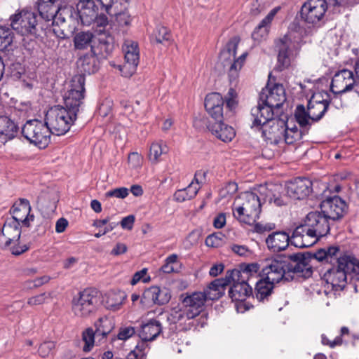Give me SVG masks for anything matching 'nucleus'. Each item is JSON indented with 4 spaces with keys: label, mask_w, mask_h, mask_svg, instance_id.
I'll return each instance as SVG.
<instances>
[{
    "label": "nucleus",
    "mask_w": 359,
    "mask_h": 359,
    "mask_svg": "<svg viewBox=\"0 0 359 359\" xmlns=\"http://www.w3.org/2000/svg\"><path fill=\"white\" fill-rule=\"evenodd\" d=\"M162 330L163 327L159 320L151 319L141 325L138 335L142 341H151L162 332Z\"/></svg>",
    "instance_id": "28"
},
{
    "label": "nucleus",
    "mask_w": 359,
    "mask_h": 359,
    "mask_svg": "<svg viewBox=\"0 0 359 359\" xmlns=\"http://www.w3.org/2000/svg\"><path fill=\"white\" fill-rule=\"evenodd\" d=\"M244 202L242 205L245 209L250 221L255 222L259 217L262 204L259 196L253 192H245L243 194Z\"/></svg>",
    "instance_id": "21"
},
{
    "label": "nucleus",
    "mask_w": 359,
    "mask_h": 359,
    "mask_svg": "<svg viewBox=\"0 0 359 359\" xmlns=\"http://www.w3.org/2000/svg\"><path fill=\"white\" fill-rule=\"evenodd\" d=\"M156 292V304L163 305L169 302L171 298V294L167 288H160L157 286Z\"/></svg>",
    "instance_id": "56"
},
{
    "label": "nucleus",
    "mask_w": 359,
    "mask_h": 359,
    "mask_svg": "<svg viewBox=\"0 0 359 359\" xmlns=\"http://www.w3.org/2000/svg\"><path fill=\"white\" fill-rule=\"evenodd\" d=\"M153 43L168 45L172 39L170 31L166 27L158 25L150 37Z\"/></svg>",
    "instance_id": "42"
},
{
    "label": "nucleus",
    "mask_w": 359,
    "mask_h": 359,
    "mask_svg": "<svg viewBox=\"0 0 359 359\" xmlns=\"http://www.w3.org/2000/svg\"><path fill=\"white\" fill-rule=\"evenodd\" d=\"M274 110L268 104H263L259 98L257 105L251 109V127L259 130L274 116Z\"/></svg>",
    "instance_id": "16"
},
{
    "label": "nucleus",
    "mask_w": 359,
    "mask_h": 359,
    "mask_svg": "<svg viewBox=\"0 0 359 359\" xmlns=\"http://www.w3.org/2000/svg\"><path fill=\"white\" fill-rule=\"evenodd\" d=\"M330 222L325 211L316 210L309 212L300 225L306 231V234L316 243L330 233Z\"/></svg>",
    "instance_id": "4"
},
{
    "label": "nucleus",
    "mask_w": 359,
    "mask_h": 359,
    "mask_svg": "<svg viewBox=\"0 0 359 359\" xmlns=\"http://www.w3.org/2000/svg\"><path fill=\"white\" fill-rule=\"evenodd\" d=\"M290 243V236L285 231H276L269 234L266 239L268 248L273 252L285 250Z\"/></svg>",
    "instance_id": "25"
},
{
    "label": "nucleus",
    "mask_w": 359,
    "mask_h": 359,
    "mask_svg": "<svg viewBox=\"0 0 359 359\" xmlns=\"http://www.w3.org/2000/svg\"><path fill=\"white\" fill-rule=\"evenodd\" d=\"M114 38L111 33L98 35L97 41L93 42L91 52L101 58H107L114 48Z\"/></svg>",
    "instance_id": "19"
},
{
    "label": "nucleus",
    "mask_w": 359,
    "mask_h": 359,
    "mask_svg": "<svg viewBox=\"0 0 359 359\" xmlns=\"http://www.w3.org/2000/svg\"><path fill=\"white\" fill-rule=\"evenodd\" d=\"M206 174L207 172L205 171H197L194 176L196 184H194V181H192L186 188L176 191L173 196L174 199L177 202L182 203L185 201L194 198L196 196L200 189L198 187V177L201 176L203 178H205Z\"/></svg>",
    "instance_id": "22"
},
{
    "label": "nucleus",
    "mask_w": 359,
    "mask_h": 359,
    "mask_svg": "<svg viewBox=\"0 0 359 359\" xmlns=\"http://www.w3.org/2000/svg\"><path fill=\"white\" fill-rule=\"evenodd\" d=\"M92 23H93V28L97 35L110 33L111 25L108 18L104 14H97L96 19Z\"/></svg>",
    "instance_id": "44"
},
{
    "label": "nucleus",
    "mask_w": 359,
    "mask_h": 359,
    "mask_svg": "<svg viewBox=\"0 0 359 359\" xmlns=\"http://www.w3.org/2000/svg\"><path fill=\"white\" fill-rule=\"evenodd\" d=\"M97 55L91 52L85 54L79 59V66L81 72L88 74L95 73L99 69V60Z\"/></svg>",
    "instance_id": "35"
},
{
    "label": "nucleus",
    "mask_w": 359,
    "mask_h": 359,
    "mask_svg": "<svg viewBox=\"0 0 359 359\" xmlns=\"http://www.w3.org/2000/svg\"><path fill=\"white\" fill-rule=\"evenodd\" d=\"M223 119L224 118L220 120H213L214 123H211V121L206 118H196L194 121V125L197 126L198 122L202 121L217 138L225 142H231L235 137V130L231 126L224 124Z\"/></svg>",
    "instance_id": "12"
},
{
    "label": "nucleus",
    "mask_w": 359,
    "mask_h": 359,
    "mask_svg": "<svg viewBox=\"0 0 359 359\" xmlns=\"http://www.w3.org/2000/svg\"><path fill=\"white\" fill-rule=\"evenodd\" d=\"M32 208L27 199L20 198L12 206L10 212L13 215V222L20 223L22 219L31 212Z\"/></svg>",
    "instance_id": "37"
},
{
    "label": "nucleus",
    "mask_w": 359,
    "mask_h": 359,
    "mask_svg": "<svg viewBox=\"0 0 359 359\" xmlns=\"http://www.w3.org/2000/svg\"><path fill=\"white\" fill-rule=\"evenodd\" d=\"M294 118L297 123L299 125L301 128L306 129L309 131V129L313 123L312 117L308 110V108L305 107L303 104H298L294 110Z\"/></svg>",
    "instance_id": "36"
},
{
    "label": "nucleus",
    "mask_w": 359,
    "mask_h": 359,
    "mask_svg": "<svg viewBox=\"0 0 359 359\" xmlns=\"http://www.w3.org/2000/svg\"><path fill=\"white\" fill-rule=\"evenodd\" d=\"M85 76L77 74L71 81V88L64 97L63 108L69 111L74 116H77L85 97Z\"/></svg>",
    "instance_id": "8"
},
{
    "label": "nucleus",
    "mask_w": 359,
    "mask_h": 359,
    "mask_svg": "<svg viewBox=\"0 0 359 359\" xmlns=\"http://www.w3.org/2000/svg\"><path fill=\"white\" fill-rule=\"evenodd\" d=\"M330 99H317L315 96H312L308 101L307 108L309 110L312 121L315 123L318 122L325 116L329 109Z\"/></svg>",
    "instance_id": "23"
},
{
    "label": "nucleus",
    "mask_w": 359,
    "mask_h": 359,
    "mask_svg": "<svg viewBox=\"0 0 359 359\" xmlns=\"http://www.w3.org/2000/svg\"><path fill=\"white\" fill-rule=\"evenodd\" d=\"M49 297H50V294L43 292L29 298L27 300V304L30 306L41 305L46 303V299Z\"/></svg>",
    "instance_id": "63"
},
{
    "label": "nucleus",
    "mask_w": 359,
    "mask_h": 359,
    "mask_svg": "<svg viewBox=\"0 0 359 359\" xmlns=\"http://www.w3.org/2000/svg\"><path fill=\"white\" fill-rule=\"evenodd\" d=\"M305 237H309L306 234V231L299 225L297 226L290 236V243L299 248H304L312 246L316 242L312 240L311 243H305Z\"/></svg>",
    "instance_id": "41"
},
{
    "label": "nucleus",
    "mask_w": 359,
    "mask_h": 359,
    "mask_svg": "<svg viewBox=\"0 0 359 359\" xmlns=\"http://www.w3.org/2000/svg\"><path fill=\"white\" fill-rule=\"evenodd\" d=\"M22 136L39 149H45L50 142L52 134L46 123L37 119L27 121L22 128Z\"/></svg>",
    "instance_id": "5"
},
{
    "label": "nucleus",
    "mask_w": 359,
    "mask_h": 359,
    "mask_svg": "<svg viewBox=\"0 0 359 359\" xmlns=\"http://www.w3.org/2000/svg\"><path fill=\"white\" fill-rule=\"evenodd\" d=\"M76 118L62 106L56 105L46 115V123L52 134L59 136L67 133Z\"/></svg>",
    "instance_id": "6"
},
{
    "label": "nucleus",
    "mask_w": 359,
    "mask_h": 359,
    "mask_svg": "<svg viewBox=\"0 0 359 359\" xmlns=\"http://www.w3.org/2000/svg\"><path fill=\"white\" fill-rule=\"evenodd\" d=\"M20 222H12L5 223L1 233L6 237L5 247L9 246L13 242H18L21 236V228Z\"/></svg>",
    "instance_id": "34"
},
{
    "label": "nucleus",
    "mask_w": 359,
    "mask_h": 359,
    "mask_svg": "<svg viewBox=\"0 0 359 359\" xmlns=\"http://www.w3.org/2000/svg\"><path fill=\"white\" fill-rule=\"evenodd\" d=\"M78 4H60L55 20L61 22H69L74 29L78 25Z\"/></svg>",
    "instance_id": "24"
},
{
    "label": "nucleus",
    "mask_w": 359,
    "mask_h": 359,
    "mask_svg": "<svg viewBox=\"0 0 359 359\" xmlns=\"http://www.w3.org/2000/svg\"><path fill=\"white\" fill-rule=\"evenodd\" d=\"M248 53H243L238 59L232 60L233 62L231 65L229 72L230 79H235L238 76V71L240 69L245 60Z\"/></svg>",
    "instance_id": "54"
},
{
    "label": "nucleus",
    "mask_w": 359,
    "mask_h": 359,
    "mask_svg": "<svg viewBox=\"0 0 359 359\" xmlns=\"http://www.w3.org/2000/svg\"><path fill=\"white\" fill-rule=\"evenodd\" d=\"M233 215L234 217L239 220L241 222L250 225L255 222L254 221H250V218H248L249 217L247 216L245 209L243 205L233 208Z\"/></svg>",
    "instance_id": "57"
},
{
    "label": "nucleus",
    "mask_w": 359,
    "mask_h": 359,
    "mask_svg": "<svg viewBox=\"0 0 359 359\" xmlns=\"http://www.w3.org/2000/svg\"><path fill=\"white\" fill-rule=\"evenodd\" d=\"M55 343L53 341H45L39 347L38 351L40 356L42 358H46L48 357L53 351V350L55 348Z\"/></svg>",
    "instance_id": "60"
},
{
    "label": "nucleus",
    "mask_w": 359,
    "mask_h": 359,
    "mask_svg": "<svg viewBox=\"0 0 359 359\" xmlns=\"http://www.w3.org/2000/svg\"><path fill=\"white\" fill-rule=\"evenodd\" d=\"M354 79L352 71L343 69L334 75L330 84V90L334 95H341L347 93L352 90Z\"/></svg>",
    "instance_id": "14"
},
{
    "label": "nucleus",
    "mask_w": 359,
    "mask_h": 359,
    "mask_svg": "<svg viewBox=\"0 0 359 359\" xmlns=\"http://www.w3.org/2000/svg\"><path fill=\"white\" fill-rule=\"evenodd\" d=\"M147 341H142L137 344L135 349L128 354V359H147L145 351L147 345Z\"/></svg>",
    "instance_id": "52"
},
{
    "label": "nucleus",
    "mask_w": 359,
    "mask_h": 359,
    "mask_svg": "<svg viewBox=\"0 0 359 359\" xmlns=\"http://www.w3.org/2000/svg\"><path fill=\"white\" fill-rule=\"evenodd\" d=\"M292 41L287 35L277 40L275 43L276 50L278 51V63L275 70L282 72L287 69L291 64L292 54L291 46Z\"/></svg>",
    "instance_id": "15"
},
{
    "label": "nucleus",
    "mask_w": 359,
    "mask_h": 359,
    "mask_svg": "<svg viewBox=\"0 0 359 359\" xmlns=\"http://www.w3.org/2000/svg\"><path fill=\"white\" fill-rule=\"evenodd\" d=\"M304 267L302 263L293 259V254L277 255L269 259L262 270V278L256 283L255 297L259 302L266 303L271 299L273 293L274 284L285 280L288 281L293 279L290 273L300 276L302 272L301 267Z\"/></svg>",
    "instance_id": "2"
},
{
    "label": "nucleus",
    "mask_w": 359,
    "mask_h": 359,
    "mask_svg": "<svg viewBox=\"0 0 359 359\" xmlns=\"http://www.w3.org/2000/svg\"><path fill=\"white\" fill-rule=\"evenodd\" d=\"M224 100L219 93H212L205 98V108L212 120H220L224 118L223 106Z\"/></svg>",
    "instance_id": "17"
},
{
    "label": "nucleus",
    "mask_w": 359,
    "mask_h": 359,
    "mask_svg": "<svg viewBox=\"0 0 359 359\" xmlns=\"http://www.w3.org/2000/svg\"><path fill=\"white\" fill-rule=\"evenodd\" d=\"M168 148L163 142H153L149 149V158L154 163L159 161L162 154H167Z\"/></svg>",
    "instance_id": "45"
},
{
    "label": "nucleus",
    "mask_w": 359,
    "mask_h": 359,
    "mask_svg": "<svg viewBox=\"0 0 359 359\" xmlns=\"http://www.w3.org/2000/svg\"><path fill=\"white\" fill-rule=\"evenodd\" d=\"M157 286H151L146 289L141 297V302L143 304H156Z\"/></svg>",
    "instance_id": "55"
},
{
    "label": "nucleus",
    "mask_w": 359,
    "mask_h": 359,
    "mask_svg": "<svg viewBox=\"0 0 359 359\" xmlns=\"http://www.w3.org/2000/svg\"><path fill=\"white\" fill-rule=\"evenodd\" d=\"M278 188L267 189L264 194V201L269 204L273 203L275 205L280 207L287 204V197L282 195Z\"/></svg>",
    "instance_id": "43"
},
{
    "label": "nucleus",
    "mask_w": 359,
    "mask_h": 359,
    "mask_svg": "<svg viewBox=\"0 0 359 359\" xmlns=\"http://www.w3.org/2000/svg\"><path fill=\"white\" fill-rule=\"evenodd\" d=\"M122 50L126 61L123 67L129 69L132 74L135 72L140 61L138 44L133 41L126 40L122 46Z\"/></svg>",
    "instance_id": "18"
},
{
    "label": "nucleus",
    "mask_w": 359,
    "mask_h": 359,
    "mask_svg": "<svg viewBox=\"0 0 359 359\" xmlns=\"http://www.w3.org/2000/svg\"><path fill=\"white\" fill-rule=\"evenodd\" d=\"M95 330V332L97 334V337H101L102 339L106 338L107 336L114 328V323L113 319L104 316L100 318L94 323Z\"/></svg>",
    "instance_id": "40"
},
{
    "label": "nucleus",
    "mask_w": 359,
    "mask_h": 359,
    "mask_svg": "<svg viewBox=\"0 0 359 359\" xmlns=\"http://www.w3.org/2000/svg\"><path fill=\"white\" fill-rule=\"evenodd\" d=\"M13 29L27 38L34 37L41 41L48 32H53L57 37L64 39L62 30L50 27V24L40 19V16L31 11L22 10L10 17Z\"/></svg>",
    "instance_id": "3"
},
{
    "label": "nucleus",
    "mask_w": 359,
    "mask_h": 359,
    "mask_svg": "<svg viewBox=\"0 0 359 359\" xmlns=\"http://www.w3.org/2000/svg\"><path fill=\"white\" fill-rule=\"evenodd\" d=\"M57 2L56 0H39L37 8L40 19L48 24L53 20L51 25H53L55 17L57 15V11H58L60 6Z\"/></svg>",
    "instance_id": "27"
},
{
    "label": "nucleus",
    "mask_w": 359,
    "mask_h": 359,
    "mask_svg": "<svg viewBox=\"0 0 359 359\" xmlns=\"http://www.w3.org/2000/svg\"><path fill=\"white\" fill-rule=\"evenodd\" d=\"M96 337L97 334L92 327H88L83 331L82 341L84 342V346L82 350L83 352L88 353L93 349Z\"/></svg>",
    "instance_id": "48"
},
{
    "label": "nucleus",
    "mask_w": 359,
    "mask_h": 359,
    "mask_svg": "<svg viewBox=\"0 0 359 359\" xmlns=\"http://www.w3.org/2000/svg\"><path fill=\"white\" fill-rule=\"evenodd\" d=\"M102 8L107 13L117 12L121 10V8L128 6V0H97Z\"/></svg>",
    "instance_id": "47"
},
{
    "label": "nucleus",
    "mask_w": 359,
    "mask_h": 359,
    "mask_svg": "<svg viewBox=\"0 0 359 359\" xmlns=\"http://www.w3.org/2000/svg\"><path fill=\"white\" fill-rule=\"evenodd\" d=\"M167 320L170 324H179L181 330H188L192 327H195L194 320L188 315V313L182 306L181 308H174L171 310L170 314L167 316Z\"/></svg>",
    "instance_id": "20"
},
{
    "label": "nucleus",
    "mask_w": 359,
    "mask_h": 359,
    "mask_svg": "<svg viewBox=\"0 0 359 359\" xmlns=\"http://www.w3.org/2000/svg\"><path fill=\"white\" fill-rule=\"evenodd\" d=\"M237 93L233 88H230L226 95L225 96V102L226 107L232 110L236 108L237 105V101L236 100Z\"/></svg>",
    "instance_id": "62"
},
{
    "label": "nucleus",
    "mask_w": 359,
    "mask_h": 359,
    "mask_svg": "<svg viewBox=\"0 0 359 359\" xmlns=\"http://www.w3.org/2000/svg\"><path fill=\"white\" fill-rule=\"evenodd\" d=\"M293 259L298 262L299 265L302 263L304 265V267H301L303 271L300 272V276L304 278H309L312 275L313 271L309 264L311 259L332 264V266L327 270L325 276L333 287L344 288L347 276L352 273H355V278L359 280V260L348 255L341 256L340 247L338 245L320 248L314 252L294 253Z\"/></svg>",
    "instance_id": "1"
},
{
    "label": "nucleus",
    "mask_w": 359,
    "mask_h": 359,
    "mask_svg": "<svg viewBox=\"0 0 359 359\" xmlns=\"http://www.w3.org/2000/svg\"><path fill=\"white\" fill-rule=\"evenodd\" d=\"M225 279V282L228 285L231 282L233 283H241L243 284V281L248 283L249 278L244 274V273L241 270L233 269L229 270L226 271V276L224 278Z\"/></svg>",
    "instance_id": "49"
},
{
    "label": "nucleus",
    "mask_w": 359,
    "mask_h": 359,
    "mask_svg": "<svg viewBox=\"0 0 359 359\" xmlns=\"http://www.w3.org/2000/svg\"><path fill=\"white\" fill-rule=\"evenodd\" d=\"M237 191V184L235 182H229L220 190L219 194L222 198H227L236 194Z\"/></svg>",
    "instance_id": "59"
},
{
    "label": "nucleus",
    "mask_w": 359,
    "mask_h": 359,
    "mask_svg": "<svg viewBox=\"0 0 359 359\" xmlns=\"http://www.w3.org/2000/svg\"><path fill=\"white\" fill-rule=\"evenodd\" d=\"M340 5L338 0H307L301 8L300 17L306 23L316 25L323 21L328 6Z\"/></svg>",
    "instance_id": "7"
},
{
    "label": "nucleus",
    "mask_w": 359,
    "mask_h": 359,
    "mask_svg": "<svg viewBox=\"0 0 359 359\" xmlns=\"http://www.w3.org/2000/svg\"><path fill=\"white\" fill-rule=\"evenodd\" d=\"M329 208L330 210L325 214L328 215L329 219L333 222L342 218L346 212L347 205L344 201L339 196H334L325 201V205Z\"/></svg>",
    "instance_id": "26"
},
{
    "label": "nucleus",
    "mask_w": 359,
    "mask_h": 359,
    "mask_svg": "<svg viewBox=\"0 0 359 359\" xmlns=\"http://www.w3.org/2000/svg\"><path fill=\"white\" fill-rule=\"evenodd\" d=\"M18 126L9 117L0 116V142L6 143L13 139L18 134Z\"/></svg>",
    "instance_id": "29"
},
{
    "label": "nucleus",
    "mask_w": 359,
    "mask_h": 359,
    "mask_svg": "<svg viewBox=\"0 0 359 359\" xmlns=\"http://www.w3.org/2000/svg\"><path fill=\"white\" fill-rule=\"evenodd\" d=\"M98 8L95 4V1H88V3L81 4V8H78V25L81 24L88 26L96 19L98 14Z\"/></svg>",
    "instance_id": "31"
},
{
    "label": "nucleus",
    "mask_w": 359,
    "mask_h": 359,
    "mask_svg": "<svg viewBox=\"0 0 359 359\" xmlns=\"http://www.w3.org/2000/svg\"><path fill=\"white\" fill-rule=\"evenodd\" d=\"M259 269V264L256 263H251L241 266V270L244 273L248 278L252 276L253 273H256Z\"/></svg>",
    "instance_id": "64"
},
{
    "label": "nucleus",
    "mask_w": 359,
    "mask_h": 359,
    "mask_svg": "<svg viewBox=\"0 0 359 359\" xmlns=\"http://www.w3.org/2000/svg\"><path fill=\"white\" fill-rule=\"evenodd\" d=\"M243 281V284L233 283L232 287L229 290V296L235 302H243L247 297L252 295V288L248 283Z\"/></svg>",
    "instance_id": "33"
},
{
    "label": "nucleus",
    "mask_w": 359,
    "mask_h": 359,
    "mask_svg": "<svg viewBox=\"0 0 359 359\" xmlns=\"http://www.w3.org/2000/svg\"><path fill=\"white\" fill-rule=\"evenodd\" d=\"M259 99L263 104H268L273 110H276L277 116L280 115L278 110L286 101L285 89L281 84L276 83L272 88H269V83L259 94Z\"/></svg>",
    "instance_id": "10"
},
{
    "label": "nucleus",
    "mask_w": 359,
    "mask_h": 359,
    "mask_svg": "<svg viewBox=\"0 0 359 359\" xmlns=\"http://www.w3.org/2000/svg\"><path fill=\"white\" fill-rule=\"evenodd\" d=\"M226 285L224 278H217L212 281L202 292V294L205 296V300L215 301L219 299L224 294Z\"/></svg>",
    "instance_id": "32"
},
{
    "label": "nucleus",
    "mask_w": 359,
    "mask_h": 359,
    "mask_svg": "<svg viewBox=\"0 0 359 359\" xmlns=\"http://www.w3.org/2000/svg\"><path fill=\"white\" fill-rule=\"evenodd\" d=\"M129 191L126 187H119L108 191L105 193L107 198L115 197L118 198H125L128 196Z\"/></svg>",
    "instance_id": "61"
},
{
    "label": "nucleus",
    "mask_w": 359,
    "mask_h": 359,
    "mask_svg": "<svg viewBox=\"0 0 359 359\" xmlns=\"http://www.w3.org/2000/svg\"><path fill=\"white\" fill-rule=\"evenodd\" d=\"M99 292L96 289L87 288L79 293L72 300V311L81 318H86L95 312L100 302Z\"/></svg>",
    "instance_id": "9"
},
{
    "label": "nucleus",
    "mask_w": 359,
    "mask_h": 359,
    "mask_svg": "<svg viewBox=\"0 0 359 359\" xmlns=\"http://www.w3.org/2000/svg\"><path fill=\"white\" fill-rule=\"evenodd\" d=\"M182 306L193 319L200 315L205 307V296L202 292H194L191 294L183 293L180 296Z\"/></svg>",
    "instance_id": "11"
},
{
    "label": "nucleus",
    "mask_w": 359,
    "mask_h": 359,
    "mask_svg": "<svg viewBox=\"0 0 359 359\" xmlns=\"http://www.w3.org/2000/svg\"><path fill=\"white\" fill-rule=\"evenodd\" d=\"M285 122L276 118L274 116L259 130L262 131V137L266 139L277 140L280 139V135L283 134Z\"/></svg>",
    "instance_id": "30"
},
{
    "label": "nucleus",
    "mask_w": 359,
    "mask_h": 359,
    "mask_svg": "<svg viewBox=\"0 0 359 359\" xmlns=\"http://www.w3.org/2000/svg\"><path fill=\"white\" fill-rule=\"evenodd\" d=\"M222 236L221 233L210 234L205 238V245L208 247L219 248L222 244Z\"/></svg>",
    "instance_id": "58"
},
{
    "label": "nucleus",
    "mask_w": 359,
    "mask_h": 359,
    "mask_svg": "<svg viewBox=\"0 0 359 359\" xmlns=\"http://www.w3.org/2000/svg\"><path fill=\"white\" fill-rule=\"evenodd\" d=\"M284 133L285 142L287 144H292L294 142L302 140L304 135L309 133L306 129H299L295 125L289 127L288 124L285 123L283 133Z\"/></svg>",
    "instance_id": "38"
},
{
    "label": "nucleus",
    "mask_w": 359,
    "mask_h": 359,
    "mask_svg": "<svg viewBox=\"0 0 359 359\" xmlns=\"http://www.w3.org/2000/svg\"><path fill=\"white\" fill-rule=\"evenodd\" d=\"M94 35L90 31H81L75 34L73 38L74 48L76 50H85L93 45Z\"/></svg>",
    "instance_id": "39"
},
{
    "label": "nucleus",
    "mask_w": 359,
    "mask_h": 359,
    "mask_svg": "<svg viewBox=\"0 0 359 359\" xmlns=\"http://www.w3.org/2000/svg\"><path fill=\"white\" fill-rule=\"evenodd\" d=\"M239 42L240 38L238 36H235L230 39L226 44L225 48L222 50L221 56L225 60H229L230 61L234 60L236 58Z\"/></svg>",
    "instance_id": "46"
},
{
    "label": "nucleus",
    "mask_w": 359,
    "mask_h": 359,
    "mask_svg": "<svg viewBox=\"0 0 359 359\" xmlns=\"http://www.w3.org/2000/svg\"><path fill=\"white\" fill-rule=\"evenodd\" d=\"M128 6L121 8V10L114 13H108L110 15H114L116 20L120 26H128L130 25L131 21V17L127 11Z\"/></svg>",
    "instance_id": "53"
},
{
    "label": "nucleus",
    "mask_w": 359,
    "mask_h": 359,
    "mask_svg": "<svg viewBox=\"0 0 359 359\" xmlns=\"http://www.w3.org/2000/svg\"><path fill=\"white\" fill-rule=\"evenodd\" d=\"M125 299L126 295L122 292L110 294L106 302L107 309L112 311L119 309Z\"/></svg>",
    "instance_id": "50"
},
{
    "label": "nucleus",
    "mask_w": 359,
    "mask_h": 359,
    "mask_svg": "<svg viewBox=\"0 0 359 359\" xmlns=\"http://www.w3.org/2000/svg\"><path fill=\"white\" fill-rule=\"evenodd\" d=\"M312 181L306 177H297L286 185L288 197L294 200H303L312 192Z\"/></svg>",
    "instance_id": "13"
},
{
    "label": "nucleus",
    "mask_w": 359,
    "mask_h": 359,
    "mask_svg": "<svg viewBox=\"0 0 359 359\" xmlns=\"http://www.w3.org/2000/svg\"><path fill=\"white\" fill-rule=\"evenodd\" d=\"M13 34L9 28L0 27V51L6 50L13 42Z\"/></svg>",
    "instance_id": "51"
}]
</instances>
